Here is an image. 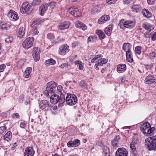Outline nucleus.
Masks as SVG:
<instances>
[{
	"label": "nucleus",
	"mask_w": 156,
	"mask_h": 156,
	"mask_svg": "<svg viewBox=\"0 0 156 156\" xmlns=\"http://www.w3.org/2000/svg\"><path fill=\"white\" fill-rule=\"evenodd\" d=\"M145 147L148 151H156V135L145 140Z\"/></svg>",
	"instance_id": "1"
},
{
	"label": "nucleus",
	"mask_w": 156,
	"mask_h": 156,
	"mask_svg": "<svg viewBox=\"0 0 156 156\" xmlns=\"http://www.w3.org/2000/svg\"><path fill=\"white\" fill-rule=\"evenodd\" d=\"M56 83L53 81L48 82L47 84L46 90L44 91V94L48 96L49 94L57 93Z\"/></svg>",
	"instance_id": "2"
},
{
	"label": "nucleus",
	"mask_w": 156,
	"mask_h": 156,
	"mask_svg": "<svg viewBox=\"0 0 156 156\" xmlns=\"http://www.w3.org/2000/svg\"><path fill=\"white\" fill-rule=\"evenodd\" d=\"M155 129L154 127L151 128L150 124L148 122L143 123L140 127L141 132L146 136L153 135V132Z\"/></svg>",
	"instance_id": "3"
},
{
	"label": "nucleus",
	"mask_w": 156,
	"mask_h": 156,
	"mask_svg": "<svg viewBox=\"0 0 156 156\" xmlns=\"http://www.w3.org/2000/svg\"><path fill=\"white\" fill-rule=\"evenodd\" d=\"M136 22L134 21L129 20L124 21V20H121L118 24L120 28L123 30L126 28L132 29L134 27Z\"/></svg>",
	"instance_id": "4"
},
{
	"label": "nucleus",
	"mask_w": 156,
	"mask_h": 156,
	"mask_svg": "<svg viewBox=\"0 0 156 156\" xmlns=\"http://www.w3.org/2000/svg\"><path fill=\"white\" fill-rule=\"evenodd\" d=\"M77 101V98L75 94L67 93L66 98V102L68 105L71 106L74 105Z\"/></svg>",
	"instance_id": "5"
},
{
	"label": "nucleus",
	"mask_w": 156,
	"mask_h": 156,
	"mask_svg": "<svg viewBox=\"0 0 156 156\" xmlns=\"http://www.w3.org/2000/svg\"><path fill=\"white\" fill-rule=\"evenodd\" d=\"M34 38L33 37H28L23 42V47L27 49L31 47L34 43Z\"/></svg>",
	"instance_id": "6"
},
{
	"label": "nucleus",
	"mask_w": 156,
	"mask_h": 156,
	"mask_svg": "<svg viewBox=\"0 0 156 156\" xmlns=\"http://www.w3.org/2000/svg\"><path fill=\"white\" fill-rule=\"evenodd\" d=\"M144 83L147 84H154L156 83V77L153 75L149 74L146 77Z\"/></svg>",
	"instance_id": "7"
},
{
	"label": "nucleus",
	"mask_w": 156,
	"mask_h": 156,
	"mask_svg": "<svg viewBox=\"0 0 156 156\" xmlns=\"http://www.w3.org/2000/svg\"><path fill=\"white\" fill-rule=\"evenodd\" d=\"M39 107L42 110H48L50 108L49 102L45 100H41L39 103Z\"/></svg>",
	"instance_id": "8"
},
{
	"label": "nucleus",
	"mask_w": 156,
	"mask_h": 156,
	"mask_svg": "<svg viewBox=\"0 0 156 156\" xmlns=\"http://www.w3.org/2000/svg\"><path fill=\"white\" fill-rule=\"evenodd\" d=\"M128 152L124 148H119L115 153V156H127Z\"/></svg>",
	"instance_id": "9"
},
{
	"label": "nucleus",
	"mask_w": 156,
	"mask_h": 156,
	"mask_svg": "<svg viewBox=\"0 0 156 156\" xmlns=\"http://www.w3.org/2000/svg\"><path fill=\"white\" fill-rule=\"evenodd\" d=\"M68 12L69 13L75 17L80 16L81 14L78 9L74 7L69 9Z\"/></svg>",
	"instance_id": "10"
},
{
	"label": "nucleus",
	"mask_w": 156,
	"mask_h": 156,
	"mask_svg": "<svg viewBox=\"0 0 156 156\" xmlns=\"http://www.w3.org/2000/svg\"><path fill=\"white\" fill-rule=\"evenodd\" d=\"M69 46L67 44L60 46L59 49V54L62 55H65L69 51Z\"/></svg>",
	"instance_id": "11"
},
{
	"label": "nucleus",
	"mask_w": 156,
	"mask_h": 156,
	"mask_svg": "<svg viewBox=\"0 0 156 156\" xmlns=\"http://www.w3.org/2000/svg\"><path fill=\"white\" fill-rule=\"evenodd\" d=\"M39 49L38 48L34 47L33 48L32 55L35 61H37L40 59Z\"/></svg>",
	"instance_id": "12"
},
{
	"label": "nucleus",
	"mask_w": 156,
	"mask_h": 156,
	"mask_svg": "<svg viewBox=\"0 0 156 156\" xmlns=\"http://www.w3.org/2000/svg\"><path fill=\"white\" fill-rule=\"evenodd\" d=\"M8 15L10 20L12 21H16L19 19L17 13L14 11L10 10Z\"/></svg>",
	"instance_id": "13"
},
{
	"label": "nucleus",
	"mask_w": 156,
	"mask_h": 156,
	"mask_svg": "<svg viewBox=\"0 0 156 156\" xmlns=\"http://www.w3.org/2000/svg\"><path fill=\"white\" fill-rule=\"evenodd\" d=\"M34 151L31 147H26L24 152V156H34Z\"/></svg>",
	"instance_id": "14"
},
{
	"label": "nucleus",
	"mask_w": 156,
	"mask_h": 156,
	"mask_svg": "<svg viewBox=\"0 0 156 156\" xmlns=\"http://www.w3.org/2000/svg\"><path fill=\"white\" fill-rule=\"evenodd\" d=\"M70 23L69 21L60 23L58 26V28L60 30H64L68 29L70 26Z\"/></svg>",
	"instance_id": "15"
},
{
	"label": "nucleus",
	"mask_w": 156,
	"mask_h": 156,
	"mask_svg": "<svg viewBox=\"0 0 156 156\" xmlns=\"http://www.w3.org/2000/svg\"><path fill=\"white\" fill-rule=\"evenodd\" d=\"M80 143V141L79 139H76L74 141H71L68 142L67 145L69 147H77Z\"/></svg>",
	"instance_id": "16"
},
{
	"label": "nucleus",
	"mask_w": 156,
	"mask_h": 156,
	"mask_svg": "<svg viewBox=\"0 0 156 156\" xmlns=\"http://www.w3.org/2000/svg\"><path fill=\"white\" fill-rule=\"evenodd\" d=\"M30 8V5L28 2L24 3L20 8V11L22 13H25L29 10Z\"/></svg>",
	"instance_id": "17"
},
{
	"label": "nucleus",
	"mask_w": 156,
	"mask_h": 156,
	"mask_svg": "<svg viewBox=\"0 0 156 156\" xmlns=\"http://www.w3.org/2000/svg\"><path fill=\"white\" fill-rule=\"evenodd\" d=\"M56 93H53L51 95L50 98V101L51 102L54 104H55L58 103V100H59V95L56 94Z\"/></svg>",
	"instance_id": "18"
},
{
	"label": "nucleus",
	"mask_w": 156,
	"mask_h": 156,
	"mask_svg": "<svg viewBox=\"0 0 156 156\" xmlns=\"http://www.w3.org/2000/svg\"><path fill=\"white\" fill-rule=\"evenodd\" d=\"M137 142L133 141L132 144L130 145V147L131 153L134 156H137V155L136 147L134 145L135 144H137Z\"/></svg>",
	"instance_id": "19"
},
{
	"label": "nucleus",
	"mask_w": 156,
	"mask_h": 156,
	"mask_svg": "<svg viewBox=\"0 0 156 156\" xmlns=\"http://www.w3.org/2000/svg\"><path fill=\"white\" fill-rule=\"evenodd\" d=\"M48 7V4L47 3H45L44 4L42 5L40 8L39 12L41 16H43Z\"/></svg>",
	"instance_id": "20"
},
{
	"label": "nucleus",
	"mask_w": 156,
	"mask_h": 156,
	"mask_svg": "<svg viewBox=\"0 0 156 156\" xmlns=\"http://www.w3.org/2000/svg\"><path fill=\"white\" fill-rule=\"evenodd\" d=\"M75 25L76 27L82 29L83 30H85L87 29L86 25L80 21H76L75 23Z\"/></svg>",
	"instance_id": "21"
},
{
	"label": "nucleus",
	"mask_w": 156,
	"mask_h": 156,
	"mask_svg": "<svg viewBox=\"0 0 156 156\" xmlns=\"http://www.w3.org/2000/svg\"><path fill=\"white\" fill-rule=\"evenodd\" d=\"M126 69V66L124 64H120L117 66V71L119 73L124 72Z\"/></svg>",
	"instance_id": "22"
},
{
	"label": "nucleus",
	"mask_w": 156,
	"mask_h": 156,
	"mask_svg": "<svg viewBox=\"0 0 156 156\" xmlns=\"http://www.w3.org/2000/svg\"><path fill=\"white\" fill-rule=\"evenodd\" d=\"M113 27V24H111L105 29L104 32L108 36L111 34Z\"/></svg>",
	"instance_id": "23"
},
{
	"label": "nucleus",
	"mask_w": 156,
	"mask_h": 156,
	"mask_svg": "<svg viewBox=\"0 0 156 156\" xmlns=\"http://www.w3.org/2000/svg\"><path fill=\"white\" fill-rule=\"evenodd\" d=\"M110 19L108 15H106L102 17L98 20V23L99 24H101L105 22L108 21Z\"/></svg>",
	"instance_id": "24"
},
{
	"label": "nucleus",
	"mask_w": 156,
	"mask_h": 156,
	"mask_svg": "<svg viewBox=\"0 0 156 156\" xmlns=\"http://www.w3.org/2000/svg\"><path fill=\"white\" fill-rule=\"evenodd\" d=\"M132 47V45L129 43H125L123 44L122 47V50L125 51H131L130 49Z\"/></svg>",
	"instance_id": "25"
},
{
	"label": "nucleus",
	"mask_w": 156,
	"mask_h": 156,
	"mask_svg": "<svg viewBox=\"0 0 156 156\" xmlns=\"http://www.w3.org/2000/svg\"><path fill=\"white\" fill-rule=\"evenodd\" d=\"M25 33V29L23 27H20L18 32V36L19 38H21L24 36Z\"/></svg>",
	"instance_id": "26"
},
{
	"label": "nucleus",
	"mask_w": 156,
	"mask_h": 156,
	"mask_svg": "<svg viewBox=\"0 0 156 156\" xmlns=\"http://www.w3.org/2000/svg\"><path fill=\"white\" fill-rule=\"evenodd\" d=\"M42 21L39 18H37L34 20L33 23L31 24V26L32 28L37 27L38 25L41 23Z\"/></svg>",
	"instance_id": "27"
},
{
	"label": "nucleus",
	"mask_w": 156,
	"mask_h": 156,
	"mask_svg": "<svg viewBox=\"0 0 156 156\" xmlns=\"http://www.w3.org/2000/svg\"><path fill=\"white\" fill-rule=\"evenodd\" d=\"M131 8L133 12H136L141 9V7L139 4H134Z\"/></svg>",
	"instance_id": "28"
},
{
	"label": "nucleus",
	"mask_w": 156,
	"mask_h": 156,
	"mask_svg": "<svg viewBox=\"0 0 156 156\" xmlns=\"http://www.w3.org/2000/svg\"><path fill=\"white\" fill-rule=\"evenodd\" d=\"M143 15L145 17L150 18L152 16V14L147 9H143L142 12Z\"/></svg>",
	"instance_id": "29"
},
{
	"label": "nucleus",
	"mask_w": 156,
	"mask_h": 156,
	"mask_svg": "<svg viewBox=\"0 0 156 156\" xmlns=\"http://www.w3.org/2000/svg\"><path fill=\"white\" fill-rule=\"evenodd\" d=\"M126 60L128 62L131 63L133 62V55L131 51L126 52Z\"/></svg>",
	"instance_id": "30"
},
{
	"label": "nucleus",
	"mask_w": 156,
	"mask_h": 156,
	"mask_svg": "<svg viewBox=\"0 0 156 156\" xmlns=\"http://www.w3.org/2000/svg\"><path fill=\"white\" fill-rule=\"evenodd\" d=\"M32 69L30 67L27 68L23 73V76L25 78H28L29 77L30 73L31 72Z\"/></svg>",
	"instance_id": "31"
},
{
	"label": "nucleus",
	"mask_w": 156,
	"mask_h": 156,
	"mask_svg": "<svg viewBox=\"0 0 156 156\" xmlns=\"http://www.w3.org/2000/svg\"><path fill=\"white\" fill-rule=\"evenodd\" d=\"M96 33L98 36L100 40H102L105 37V35L104 33L101 30H96Z\"/></svg>",
	"instance_id": "32"
},
{
	"label": "nucleus",
	"mask_w": 156,
	"mask_h": 156,
	"mask_svg": "<svg viewBox=\"0 0 156 156\" xmlns=\"http://www.w3.org/2000/svg\"><path fill=\"white\" fill-rule=\"evenodd\" d=\"M75 65L77 66L78 69L80 70H82L84 68L83 63L80 60H78L75 62Z\"/></svg>",
	"instance_id": "33"
},
{
	"label": "nucleus",
	"mask_w": 156,
	"mask_h": 156,
	"mask_svg": "<svg viewBox=\"0 0 156 156\" xmlns=\"http://www.w3.org/2000/svg\"><path fill=\"white\" fill-rule=\"evenodd\" d=\"M66 93L61 94L60 98L59 97V100H58V103L60 104H62L64 103L65 101H66V99L65 98V94H66Z\"/></svg>",
	"instance_id": "34"
},
{
	"label": "nucleus",
	"mask_w": 156,
	"mask_h": 156,
	"mask_svg": "<svg viewBox=\"0 0 156 156\" xmlns=\"http://www.w3.org/2000/svg\"><path fill=\"white\" fill-rule=\"evenodd\" d=\"M12 138V133L10 131L8 132L5 134L3 137L4 140L9 141Z\"/></svg>",
	"instance_id": "35"
},
{
	"label": "nucleus",
	"mask_w": 156,
	"mask_h": 156,
	"mask_svg": "<svg viewBox=\"0 0 156 156\" xmlns=\"http://www.w3.org/2000/svg\"><path fill=\"white\" fill-rule=\"evenodd\" d=\"M102 57V55H96L93 59H91V62L92 63L99 62Z\"/></svg>",
	"instance_id": "36"
},
{
	"label": "nucleus",
	"mask_w": 156,
	"mask_h": 156,
	"mask_svg": "<svg viewBox=\"0 0 156 156\" xmlns=\"http://www.w3.org/2000/svg\"><path fill=\"white\" fill-rule=\"evenodd\" d=\"M103 156H110L109 148L107 147H105L103 149Z\"/></svg>",
	"instance_id": "37"
},
{
	"label": "nucleus",
	"mask_w": 156,
	"mask_h": 156,
	"mask_svg": "<svg viewBox=\"0 0 156 156\" xmlns=\"http://www.w3.org/2000/svg\"><path fill=\"white\" fill-rule=\"evenodd\" d=\"M149 23H145L143 25V27L146 30L150 31L153 29V27L152 26L149 25Z\"/></svg>",
	"instance_id": "38"
},
{
	"label": "nucleus",
	"mask_w": 156,
	"mask_h": 156,
	"mask_svg": "<svg viewBox=\"0 0 156 156\" xmlns=\"http://www.w3.org/2000/svg\"><path fill=\"white\" fill-rule=\"evenodd\" d=\"M100 11V8L98 5L93 7L91 9V13L95 14Z\"/></svg>",
	"instance_id": "39"
},
{
	"label": "nucleus",
	"mask_w": 156,
	"mask_h": 156,
	"mask_svg": "<svg viewBox=\"0 0 156 156\" xmlns=\"http://www.w3.org/2000/svg\"><path fill=\"white\" fill-rule=\"evenodd\" d=\"M45 63L48 65H53L55 64L56 61L52 58H50L48 60H46Z\"/></svg>",
	"instance_id": "40"
},
{
	"label": "nucleus",
	"mask_w": 156,
	"mask_h": 156,
	"mask_svg": "<svg viewBox=\"0 0 156 156\" xmlns=\"http://www.w3.org/2000/svg\"><path fill=\"white\" fill-rule=\"evenodd\" d=\"M10 26L7 23H1L0 25V27L2 30H7L9 28Z\"/></svg>",
	"instance_id": "41"
},
{
	"label": "nucleus",
	"mask_w": 156,
	"mask_h": 156,
	"mask_svg": "<svg viewBox=\"0 0 156 156\" xmlns=\"http://www.w3.org/2000/svg\"><path fill=\"white\" fill-rule=\"evenodd\" d=\"M97 38V37L95 36H90L88 38V42H94L96 41Z\"/></svg>",
	"instance_id": "42"
},
{
	"label": "nucleus",
	"mask_w": 156,
	"mask_h": 156,
	"mask_svg": "<svg viewBox=\"0 0 156 156\" xmlns=\"http://www.w3.org/2000/svg\"><path fill=\"white\" fill-rule=\"evenodd\" d=\"M80 85L84 89L87 88V84L85 81L83 80H82L81 81Z\"/></svg>",
	"instance_id": "43"
},
{
	"label": "nucleus",
	"mask_w": 156,
	"mask_h": 156,
	"mask_svg": "<svg viewBox=\"0 0 156 156\" xmlns=\"http://www.w3.org/2000/svg\"><path fill=\"white\" fill-rule=\"evenodd\" d=\"M24 60L23 59H20L17 63V66L19 68L21 67L24 65Z\"/></svg>",
	"instance_id": "44"
},
{
	"label": "nucleus",
	"mask_w": 156,
	"mask_h": 156,
	"mask_svg": "<svg viewBox=\"0 0 156 156\" xmlns=\"http://www.w3.org/2000/svg\"><path fill=\"white\" fill-rule=\"evenodd\" d=\"M80 44V43L77 41H74L72 43V47L73 48H75L76 47L78 46Z\"/></svg>",
	"instance_id": "45"
},
{
	"label": "nucleus",
	"mask_w": 156,
	"mask_h": 156,
	"mask_svg": "<svg viewBox=\"0 0 156 156\" xmlns=\"http://www.w3.org/2000/svg\"><path fill=\"white\" fill-rule=\"evenodd\" d=\"M141 48L140 46H137L135 48V52L136 53L140 55L141 53Z\"/></svg>",
	"instance_id": "46"
},
{
	"label": "nucleus",
	"mask_w": 156,
	"mask_h": 156,
	"mask_svg": "<svg viewBox=\"0 0 156 156\" xmlns=\"http://www.w3.org/2000/svg\"><path fill=\"white\" fill-rule=\"evenodd\" d=\"M57 109V107L55 105H54L51 107V110L52 111V112L53 114H55L56 113V111Z\"/></svg>",
	"instance_id": "47"
},
{
	"label": "nucleus",
	"mask_w": 156,
	"mask_h": 156,
	"mask_svg": "<svg viewBox=\"0 0 156 156\" xmlns=\"http://www.w3.org/2000/svg\"><path fill=\"white\" fill-rule=\"evenodd\" d=\"M41 2V0H34L32 2V4L34 5H39Z\"/></svg>",
	"instance_id": "48"
},
{
	"label": "nucleus",
	"mask_w": 156,
	"mask_h": 156,
	"mask_svg": "<svg viewBox=\"0 0 156 156\" xmlns=\"http://www.w3.org/2000/svg\"><path fill=\"white\" fill-rule=\"evenodd\" d=\"M5 41L8 43H11L13 41V38L12 37H9L5 38Z\"/></svg>",
	"instance_id": "49"
},
{
	"label": "nucleus",
	"mask_w": 156,
	"mask_h": 156,
	"mask_svg": "<svg viewBox=\"0 0 156 156\" xmlns=\"http://www.w3.org/2000/svg\"><path fill=\"white\" fill-rule=\"evenodd\" d=\"M6 127L5 126H2L0 127V134L3 133L6 129Z\"/></svg>",
	"instance_id": "50"
},
{
	"label": "nucleus",
	"mask_w": 156,
	"mask_h": 156,
	"mask_svg": "<svg viewBox=\"0 0 156 156\" xmlns=\"http://www.w3.org/2000/svg\"><path fill=\"white\" fill-rule=\"evenodd\" d=\"M18 146V144L16 142H15L11 145L10 149L12 151H13L15 149L16 147Z\"/></svg>",
	"instance_id": "51"
},
{
	"label": "nucleus",
	"mask_w": 156,
	"mask_h": 156,
	"mask_svg": "<svg viewBox=\"0 0 156 156\" xmlns=\"http://www.w3.org/2000/svg\"><path fill=\"white\" fill-rule=\"evenodd\" d=\"M48 4L51 9H54L55 7V3L54 2H51Z\"/></svg>",
	"instance_id": "52"
},
{
	"label": "nucleus",
	"mask_w": 156,
	"mask_h": 156,
	"mask_svg": "<svg viewBox=\"0 0 156 156\" xmlns=\"http://www.w3.org/2000/svg\"><path fill=\"white\" fill-rule=\"evenodd\" d=\"M27 126V123L24 122H22L20 123V127L23 129H25Z\"/></svg>",
	"instance_id": "53"
},
{
	"label": "nucleus",
	"mask_w": 156,
	"mask_h": 156,
	"mask_svg": "<svg viewBox=\"0 0 156 156\" xmlns=\"http://www.w3.org/2000/svg\"><path fill=\"white\" fill-rule=\"evenodd\" d=\"M48 38L50 40H53L55 38V36L54 35L52 34L49 33L47 36Z\"/></svg>",
	"instance_id": "54"
},
{
	"label": "nucleus",
	"mask_w": 156,
	"mask_h": 156,
	"mask_svg": "<svg viewBox=\"0 0 156 156\" xmlns=\"http://www.w3.org/2000/svg\"><path fill=\"white\" fill-rule=\"evenodd\" d=\"M12 118H16V119H19L20 118V116L19 114L18 113H14L12 115Z\"/></svg>",
	"instance_id": "55"
},
{
	"label": "nucleus",
	"mask_w": 156,
	"mask_h": 156,
	"mask_svg": "<svg viewBox=\"0 0 156 156\" xmlns=\"http://www.w3.org/2000/svg\"><path fill=\"white\" fill-rule=\"evenodd\" d=\"M6 66L4 64H2L0 65V73L3 71Z\"/></svg>",
	"instance_id": "56"
},
{
	"label": "nucleus",
	"mask_w": 156,
	"mask_h": 156,
	"mask_svg": "<svg viewBox=\"0 0 156 156\" xmlns=\"http://www.w3.org/2000/svg\"><path fill=\"white\" fill-rule=\"evenodd\" d=\"M117 0H106V2L108 4H111L115 3Z\"/></svg>",
	"instance_id": "57"
},
{
	"label": "nucleus",
	"mask_w": 156,
	"mask_h": 156,
	"mask_svg": "<svg viewBox=\"0 0 156 156\" xmlns=\"http://www.w3.org/2000/svg\"><path fill=\"white\" fill-rule=\"evenodd\" d=\"M145 67L147 69H150L152 68L153 65L152 64L150 65H145Z\"/></svg>",
	"instance_id": "58"
},
{
	"label": "nucleus",
	"mask_w": 156,
	"mask_h": 156,
	"mask_svg": "<svg viewBox=\"0 0 156 156\" xmlns=\"http://www.w3.org/2000/svg\"><path fill=\"white\" fill-rule=\"evenodd\" d=\"M57 92H61L63 88L61 86L59 85L57 87Z\"/></svg>",
	"instance_id": "59"
},
{
	"label": "nucleus",
	"mask_w": 156,
	"mask_h": 156,
	"mask_svg": "<svg viewBox=\"0 0 156 156\" xmlns=\"http://www.w3.org/2000/svg\"><path fill=\"white\" fill-rule=\"evenodd\" d=\"M68 64L66 63H63L59 66L60 67L62 68H64L65 67H68Z\"/></svg>",
	"instance_id": "60"
},
{
	"label": "nucleus",
	"mask_w": 156,
	"mask_h": 156,
	"mask_svg": "<svg viewBox=\"0 0 156 156\" xmlns=\"http://www.w3.org/2000/svg\"><path fill=\"white\" fill-rule=\"evenodd\" d=\"M156 0H147L148 3L149 5H153L155 3Z\"/></svg>",
	"instance_id": "61"
},
{
	"label": "nucleus",
	"mask_w": 156,
	"mask_h": 156,
	"mask_svg": "<svg viewBox=\"0 0 156 156\" xmlns=\"http://www.w3.org/2000/svg\"><path fill=\"white\" fill-rule=\"evenodd\" d=\"M151 40L153 41H154L156 40V32L153 34L151 36Z\"/></svg>",
	"instance_id": "62"
},
{
	"label": "nucleus",
	"mask_w": 156,
	"mask_h": 156,
	"mask_svg": "<svg viewBox=\"0 0 156 156\" xmlns=\"http://www.w3.org/2000/svg\"><path fill=\"white\" fill-rule=\"evenodd\" d=\"M118 142L115 140H113L112 141V144L113 147H116L117 146Z\"/></svg>",
	"instance_id": "63"
},
{
	"label": "nucleus",
	"mask_w": 156,
	"mask_h": 156,
	"mask_svg": "<svg viewBox=\"0 0 156 156\" xmlns=\"http://www.w3.org/2000/svg\"><path fill=\"white\" fill-rule=\"evenodd\" d=\"M133 0H123V3L125 4H128L131 3Z\"/></svg>",
	"instance_id": "64"
}]
</instances>
